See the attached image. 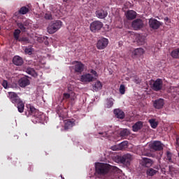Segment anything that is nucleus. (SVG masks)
<instances>
[{"label":"nucleus","mask_w":179,"mask_h":179,"mask_svg":"<svg viewBox=\"0 0 179 179\" xmlns=\"http://www.w3.org/2000/svg\"><path fill=\"white\" fill-rule=\"evenodd\" d=\"M95 171L96 174H99V176H106V174H108V173H112L113 174L120 173V169L108 164L98 162L95 164Z\"/></svg>","instance_id":"obj_1"},{"label":"nucleus","mask_w":179,"mask_h":179,"mask_svg":"<svg viewBox=\"0 0 179 179\" xmlns=\"http://www.w3.org/2000/svg\"><path fill=\"white\" fill-rule=\"evenodd\" d=\"M8 97L11 103L17 107L20 113L24 111V102L22 101L16 92H8Z\"/></svg>","instance_id":"obj_2"},{"label":"nucleus","mask_w":179,"mask_h":179,"mask_svg":"<svg viewBox=\"0 0 179 179\" xmlns=\"http://www.w3.org/2000/svg\"><path fill=\"white\" fill-rule=\"evenodd\" d=\"M25 115H27V117H30V115L35 117V118L37 119V121H43V117H44L43 113L39 112L38 110L36 109V108L31 104L27 105Z\"/></svg>","instance_id":"obj_3"},{"label":"nucleus","mask_w":179,"mask_h":179,"mask_svg":"<svg viewBox=\"0 0 179 179\" xmlns=\"http://www.w3.org/2000/svg\"><path fill=\"white\" fill-rule=\"evenodd\" d=\"M61 27H62V21L56 20L48 24L47 31L49 34H54V33H57Z\"/></svg>","instance_id":"obj_4"},{"label":"nucleus","mask_w":179,"mask_h":179,"mask_svg":"<svg viewBox=\"0 0 179 179\" xmlns=\"http://www.w3.org/2000/svg\"><path fill=\"white\" fill-rule=\"evenodd\" d=\"M103 26L104 24H103V22L99 20H95L90 24V29L92 33H97V31H99V30L103 29Z\"/></svg>","instance_id":"obj_5"},{"label":"nucleus","mask_w":179,"mask_h":179,"mask_svg":"<svg viewBox=\"0 0 179 179\" xmlns=\"http://www.w3.org/2000/svg\"><path fill=\"white\" fill-rule=\"evenodd\" d=\"M151 88L154 92H160L163 89V80L157 78L156 80H153Z\"/></svg>","instance_id":"obj_6"},{"label":"nucleus","mask_w":179,"mask_h":179,"mask_svg":"<svg viewBox=\"0 0 179 179\" xmlns=\"http://www.w3.org/2000/svg\"><path fill=\"white\" fill-rule=\"evenodd\" d=\"M107 45H108V39L106 38H101L97 41L96 48H98V50H104Z\"/></svg>","instance_id":"obj_7"},{"label":"nucleus","mask_w":179,"mask_h":179,"mask_svg":"<svg viewBox=\"0 0 179 179\" xmlns=\"http://www.w3.org/2000/svg\"><path fill=\"white\" fill-rule=\"evenodd\" d=\"M131 27L134 30H141L143 27V21L139 18L134 20L131 23Z\"/></svg>","instance_id":"obj_8"},{"label":"nucleus","mask_w":179,"mask_h":179,"mask_svg":"<svg viewBox=\"0 0 179 179\" xmlns=\"http://www.w3.org/2000/svg\"><path fill=\"white\" fill-rule=\"evenodd\" d=\"M149 25L151 29H153V30H157V29L162 26V23H160V21H158L155 18H151L149 20Z\"/></svg>","instance_id":"obj_9"},{"label":"nucleus","mask_w":179,"mask_h":179,"mask_svg":"<svg viewBox=\"0 0 179 179\" xmlns=\"http://www.w3.org/2000/svg\"><path fill=\"white\" fill-rule=\"evenodd\" d=\"M80 80L85 83H90L94 80V77L90 73H86L81 76Z\"/></svg>","instance_id":"obj_10"},{"label":"nucleus","mask_w":179,"mask_h":179,"mask_svg":"<svg viewBox=\"0 0 179 179\" xmlns=\"http://www.w3.org/2000/svg\"><path fill=\"white\" fill-rule=\"evenodd\" d=\"M131 160H132V155L131 154H126L120 157V162L127 166H129Z\"/></svg>","instance_id":"obj_11"},{"label":"nucleus","mask_w":179,"mask_h":179,"mask_svg":"<svg viewBox=\"0 0 179 179\" xmlns=\"http://www.w3.org/2000/svg\"><path fill=\"white\" fill-rule=\"evenodd\" d=\"M153 107L157 110H161L164 107V99L159 98L153 101Z\"/></svg>","instance_id":"obj_12"},{"label":"nucleus","mask_w":179,"mask_h":179,"mask_svg":"<svg viewBox=\"0 0 179 179\" xmlns=\"http://www.w3.org/2000/svg\"><path fill=\"white\" fill-rule=\"evenodd\" d=\"M29 24H30V21L29 20H27L24 22H17V26L22 33H24L26 31V27H29Z\"/></svg>","instance_id":"obj_13"},{"label":"nucleus","mask_w":179,"mask_h":179,"mask_svg":"<svg viewBox=\"0 0 179 179\" xmlns=\"http://www.w3.org/2000/svg\"><path fill=\"white\" fill-rule=\"evenodd\" d=\"M150 148L152 150H163V144L160 141H154L150 144Z\"/></svg>","instance_id":"obj_14"},{"label":"nucleus","mask_w":179,"mask_h":179,"mask_svg":"<svg viewBox=\"0 0 179 179\" xmlns=\"http://www.w3.org/2000/svg\"><path fill=\"white\" fill-rule=\"evenodd\" d=\"M76 64L74 67L75 72H77L78 73H82V72L85 71V64L80 62H76Z\"/></svg>","instance_id":"obj_15"},{"label":"nucleus","mask_w":179,"mask_h":179,"mask_svg":"<svg viewBox=\"0 0 179 179\" xmlns=\"http://www.w3.org/2000/svg\"><path fill=\"white\" fill-rule=\"evenodd\" d=\"M108 15L107 10H104L103 9L97 10L96 11V16L98 19H106Z\"/></svg>","instance_id":"obj_16"},{"label":"nucleus","mask_w":179,"mask_h":179,"mask_svg":"<svg viewBox=\"0 0 179 179\" xmlns=\"http://www.w3.org/2000/svg\"><path fill=\"white\" fill-rule=\"evenodd\" d=\"M113 113L116 118H118L119 120H124V118H125V113L120 108L114 109Z\"/></svg>","instance_id":"obj_17"},{"label":"nucleus","mask_w":179,"mask_h":179,"mask_svg":"<svg viewBox=\"0 0 179 179\" xmlns=\"http://www.w3.org/2000/svg\"><path fill=\"white\" fill-rule=\"evenodd\" d=\"M18 83L20 87H26L30 85V80L27 78L23 77L19 80Z\"/></svg>","instance_id":"obj_18"},{"label":"nucleus","mask_w":179,"mask_h":179,"mask_svg":"<svg viewBox=\"0 0 179 179\" xmlns=\"http://www.w3.org/2000/svg\"><path fill=\"white\" fill-rule=\"evenodd\" d=\"M75 122H76L75 119L65 120L64 122L65 129H71V128H73V127H75L76 125Z\"/></svg>","instance_id":"obj_19"},{"label":"nucleus","mask_w":179,"mask_h":179,"mask_svg":"<svg viewBox=\"0 0 179 179\" xmlns=\"http://www.w3.org/2000/svg\"><path fill=\"white\" fill-rule=\"evenodd\" d=\"M126 17L128 20H134L136 17V12L132 10H128L126 13Z\"/></svg>","instance_id":"obj_20"},{"label":"nucleus","mask_w":179,"mask_h":179,"mask_svg":"<svg viewBox=\"0 0 179 179\" xmlns=\"http://www.w3.org/2000/svg\"><path fill=\"white\" fill-rule=\"evenodd\" d=\"M13 62L14 65H16L17 66H21V65H23V59H22V57L20 56H15L13 59Z\"/></svg>","instance_id":"obj_21"},{"label":"nucleus","mask_w":179,"mask_h":179,"mask_svg":"<svg viewBox=\"0 0 179 179\" xmlns=\"http://www.w3.org/2000/svg\"><path fill=\"white\" fill-rule=\"evenodd\" d=\"M103 88V83L97 80L92 85V89L94 92H99V90H101Z\"/></svg>","instance_id":"obj_22"},{"label":"nucleus","mask_w":179,"mask_h":179,"mask_svg":"<svg viewBox=\"0 0 179 179\" xmlns=\"http://www.w3.org/2000/svg\"><path fill=\"white\" fill-rule=\"evenodd\" d=\"M143 54H145V50L142 48L135 49L132 52V55L134 57H141V55H143Z\"/></svg>","instance_id":"obj_23"},{"label":"nucleus","mask_w":179,"mask_h":179,"mask_svg":"<svg viewBox=\"0 0 179 179\" xmlns=\"http://www.w3.org/2000/svg\"><path fill=\"white\" fill-rule=\"evenodd\" d=\"M165 159L168 163H176V160L173 158V153L170 151L166 152Z\"/></svg>","instance_id":"obj_24"},{"label":"nucleus","mask_w":179,"mask_h":179,"mask_svg":"<svg viewBox=\"0 0 179 179\" xmlns=\"http://www.w3.org/2000/svg\"><path fill=\"white\" fill-rule=\"evenodd\" d=\"M153 164V161L149 158L144 157L143 158L142 165L145 167H150Z\"/></svg>","instance_id":"obj_25"},{"label":"nucleus","mask_w":179,"mask_h":179,"mask_svg":"<svg viewBox=\"0 0 179 179\" xmlns=\"http://www.w3.org/2000/svg\"><path fill=\"white\" fill-rule=\"evenodd\" d=\"M25 72L28 73V75H31V76H33V78H37V76H38V74L37 73V72H36V70L32 68L26 69Z\"/></svg>","instance_id":"obj_26"},{"label":"nucleus","mask_w":179,"mask_h":179,"mask_svg":"<svg viewBox=\"0 0 179 179\" xmlns=\"http://www.w3.org/2000/svg\"><path fill=\"white\" fill-rule=\"evenodd\" d=\"M143 127V123H142V122H137L136 124H134L132 126V129L134 132H138L139 129H142Z\"/></svg>","instance_id":"obj_27"},{"label":"nucleus","mask_w":179,"mask_h":179,"mask_svg":"<svg viewBox=\"0 0 179 179\" xmlns=\"http://www.w3.org/2000/svg\"><path fill=\"white\" fill-rule=\"evenodd\" d=\"M157 173V171L152 168H148L146 170V175L148 176V177H153V176H155Z\"/></svg>","instance_id":"obj_28"},{"label":"nucleus","mask_w":179,"mask_h":179,"mask_svg":"<svg viewBox=\"0 0 179 179\" xmlns=\"http://www.w3.org/2000/svg\"><path fill=\"white\" fill-rule=\"evenodd\" d=\"M22 33V30L20 29H17L14 30L13 32V37L15 38V40H16L17 41L20 38H19V36H20V34Z\"/></svg>","instance_id":"obj_29"},{"label":"nucleus","mask_w":179,"mask_h":179,"mask_svg":"<svg viewBox=\"0 0 179 179\" xmlns=\"http://www.w3.org/2000/svg\"><path fill=\"white\" fill-rule=\"evenodd\" d=\"M113 106H114V101L113 98L107 99L106 103V108H111Z\"/></svg>","instance_id":"obj_30"},{"label":"nucleus","mask_w":179,"mask_h":179,"mask_svg":"<svg viewBox=\"0 0 179 179\" xmlns=\"http://www.w3.org/2000/svg\"><path fill=\"white\" fill-rule=\"evenodd\" d=\"M137 44L138 45H143V44H145V37L142 36H138L137 38Z\"/></svg>","instance_id":"obj_31"},{"label":"nucleus","mask_w":179,"mask_h":179,"mask_svg":"<svg viewBox=\"0 0 179 179\" xmlns=\"http://www.w3.org/2000/svg\"><path fill=\"white\" fill-rule=\"evenodd\" d=\"M171 55L173 58H179V48L173 50L171 52Z\"/></svg>","instance_id":"obj_32"},{"label":"nucleus","mask_w":179,"mask_h":179,"mask_svg":"<svg viewBox=\"0 0 179 179\" xmlns=\"http://www.w3.org/2000/svg\"><path fill=\"white\" fill-rule=\"evenodd\" d=\"M149 122L150 124L151 128H153V129H156V128H157L158 124L155 119H150Z\"/></svg>","instance_id":"obj_33"},{"label":"nucleus","mask_w":179,"mask_h":179,"mask_svg":"<svg viewBox=\"0 0 179 179\" xmlns=\"http://www.w3.org/2000/svg\"><path fill=\"white\" fill-rule=\"evenodd\" d=\"M128 148V141H123L119 145V149L122 150Z\"/></svg>","instance_id":"obj_34"},{"label":"nucleus","mask_w":179,"mask_h":179,"mask_svg":"<svg viewBox=\"0 0 179 179\" xmlns=\"http://www.w3.org/2000/svg\"><path fill=\"white\" fill-rule=\"evenodd\" d=\"M29 12V8L26 6H22L20 10H19V13L21 15H26V13H28Z\"/></svg>","instance_id":"obj_35"},{"label":"nucleus","mask_w":179,"mask_h":179,"mask_svg":"<svg viewBox=\"0 0 179 179\" xmlns=\"http://www.w3.org/2000/svg\"><path fill=\"white\" fill-rule=\"evenodd\" d=\"M121 136H128L129 135V130L124 129L120 131Z\"/></svg>","instance_id":"obj_36"},{"label":"nucleus","mask_w":179,"mask_h":179,"mask_svg":"<svg viewBox=\"0 0 179 179\" xmlns=\"http://www.w3.org/2000/svg\"><path fill=\"white\" fill-rule=\"evenodd\" d=\"M44 18L46 20H52V15L51 13H46L44 15Z\"/></svg>","instance_id":"obj_37"},{"label":"nucleus","mask_w":179,"mask_h":179,"mask_svg":"<svg viewBox=\"0 0 179 179\" xmlns=\"http://www.w3.org/2000/svg\"><path fill=\"white\" fill-rule=\"evenodd\" d=\"M25 54H28V55H31L33 54V48H26L24 50Z\"/></svg>","instance_id":"obj_38"},{"label":"nucleus","mask_w":179,"mask_h":179,"mask_svg":"<svg viewBox=\"0 0 179 179\" xmlns=\"http://www.w3.org/2000/svg\"><path fill=\"white\" fill-rule=\"evenodd\" d=\"M119 92L120 94H125V85H120Z\"/></svg>","instance_id":"obj_39"},{"label":"nucleus","mask_w":179,"mask_h":179,"mask_svg":"<svg viewBox=\"0 0 179 179\" xmlns=\"http://www.w3.org/2000/svg\"><path fill=\"white\" fill-rule=\"evenodd\" d=\"M17 41H19L20 43H29V38L21 37L19 38V40Z\"/></svg>","instance_id":"obj_40"},{"label":"nucleus","mask_w":179,"mask_h":179,"mask_svg":"<svg viewBox=\"0 0 179 179\" xmlns=\"http://www.w3.org/2000/svg\"><path fill=\"white\" fill-rule=\"evenodd\" d=\"M99 135H103V138H109L111 134H108V131H105L104 132H100Z\"/></svg>","instance_id":"obj_41"},{"label":"nucleus","mask_w":179,"mask_h":179,"mask_svg":"<svg viewBox=\"0 0 179 179\" xmlns=\"http://www.w3.org/2000/svg\"><path fill=\"white\" fill-rule=\"evenodd\" d=\"M90 73H92V75H93L94 78H98V76H99V74H97V71H94L93 69H92L90 71Z\"/></svg>","instance_id":"obj_42"},{"label":"nucleus","mask_w":179,"mask_h":179,"mask_svg":"<svg viewBox=\"0 0 179 179\" xmlns=\"http://www.w3.org/2000/svg\"><path fill=\"white\" fill-rule=\"evenodd\" d=\"M1 85L4 89H8V81L6 80H3L1 83Z\"/></svg>","instance_id":"obj_43"},{"label":"nucleus","mask_w":179,"mask_h":179,"mask_svg":"<svg viewBox=\"0 0 179 179\" xmlns=\"http://www.w3.org/2000/svg\"><path fill=\"white\" fill-rule=\"evenodd\" d=\"M43 40H45V41H44L45 45H48V44H50V42H48V37L43 36Z\"/></svg>","instance_id":"obj_44"},{"label":"nucleus","mask_w":179,"mask_h":179,"mask_svg":"<svg viewBox=\"0 0 179 179\" xmlns=\"http://www.w3.org/2000/svg\"><path fill=\"white\" fill-rule=\"evenodd\" d=\"M63 97L64 99H69V97H71V94H69V93H64L63 94Z\"/></svg>","instance_id":"obj_45"},{"label":"nucleus","mask_w":179,"mask_h":179,"mask_svg":"<svg viewBox=\"0 0 179 179\" xmlns=\"http://www.w3.org/2000/svg\"><path fill=\"white\" fill-rule=\"evenodd\" d=\"M169 169H170V171H174V170H173V166H169Z\"/></svg>","instance_id":"obj_46"},{"label":"nucleus","mask_w":179,"mask_h":179,"mask_svg":"<svg viewBox=\"0 0 179 179\" xmlns=\"http://www.w3.org/2000/svg\"><path fill=\"white\" fill-rule=\"evenodd\" d=\"M164 20H165V22H169V17H166L164 18Z\"/></svg>","instance_id":"obj_47"},{"label":"nucleus","mask_w":179,"mask_h":179,"mask_svg":"<svg viewBox=\"0 0 179 179\" xmlns=\"http://www.w3.org/2000/svg\"><path fill=\"white\" fill-rule=\"evenodd\" d=\"M160 179H168V178L166 176H162V178H160Z\"/></svg>","instance_id":"obj_48"},{"label":"nucleus","mask_w":179,"mask_h":179,"mask_svg":"<svg viewBox=\"0 0 179 179\" xmlns=\"http://www.w3.org/2000/svg\"><path fill=\"white\" fill-rule=\"evenodd\" d=\"M64 2H68V0H63Z\"/></svg>","instance_id":"obj_49"},{"label":"nucleus","mask_w":179,"mask_h":179,"mask_svg":"<svg viewBox=\"0 0 179 179\" xmlns=\"http://www.w3.org/2000/svg\"><path fill=\"white\" fill-rule=\"evenodd\" d=\"M113 150H118L117 149L113 148Z\"/></svg>","instance_id":"obj_50"},{"label":"nucleus","mask_w":179,"mask_h":179,"mask_svg":"<svg viewBox=\"0 0 179 179\" xmlns=\"http://www.w3.org/2000/svg\"><path fill=\"white\" fill-rule=\"evenodd\" d=\"M103 129H104V131H106V127Z\"/></svg>","instance_id":"obj_51"},{"label":"nucleus","mask_w":179,"mask_h":179,"mask_svg":"<svg viewBox=\"0 0 179 179\" xmlns=\"http://www.w3.org/2000/svg\"><path fill=\"white\" fill-rule=\"evenodd\" d=\"M26 136H27V134H25Z\"/></svg>","instance_id":"obj_52"},{"label":"nucleus","mask_w":179,"mask_h":179,"mask_svg":"<svg viewBox=\"0 0 179 179\" xmlns=\"http://www.w3.org/2000/svg\"><path fill=\"white\" fill-rule=\"evenodd\" d=\"M62 179H65V178H62Z\"/></svg>","instance_id":"obj_53"},{"label":"nucleus","mask_w":179,"mask_h":179,"mask_svg":"<svg viewBox=\"0 0 179 179\" xmlns=\"http://www.w3.org/2000/svg\"><path fill=\"white\" fill-rule=\"evenodd\" d=\"M178 156H179V152H178Z\"/></svg>","instance_id":"obj_54"}]
</instances>
